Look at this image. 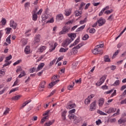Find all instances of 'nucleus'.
<instances>
[{"mask_svg": "<svg viewBox=\"0 0 126 126\" xmlns=\"http://www.w3.org/2000/svg\"><path fill=\"white\" fill-rule=\"evenodd\" d=\"M104 47V44H99L97 45L95 48L92 51L93 54L94 55H97L99 54L100 55L103 54V51L100 49V48H103Z\"/></svg>", "mask_w": 126, "mask_h": 126, "instance_id": "1", "label": "nucleus"}, {"mask_svg": "<svg viewBox=\"0 0 126 126\" xmlns=\"http://www.w3.org/2000/svg\"><path fill=\"white\" fill-rule=\"evenodd\" d=\"M69 30H70V28L65 26L63 28L62 31L59 32V34L62 35L63 34H66L67 32H69Z\"/></svg>", "mask_w": 126, "mask_h": 126, "instance_id": "2", "label": "nucleus"}, {"mask_svg": "<svg viewBox=\"0 0 126 126\" xmlns=\"http://www.w3.org/2000/svg\"><path fill=\"white\" fill-rule=\"evenodd\" d=\"M94 97H95V95L94 94H91L90 95H89L88 97L85 100V104L86 105L90 104V102H91V99L94 98Z\"/></svg>", "mask_w": 126, "mask_h": 126, "instance_id": "3", "label": "nucleus"}, {"mask_svg": "<svg viewBox=\"0 0 126 126\" xmlns=\"http://www.w3.org/2000/svg\"><path fill=\"white\" fill-rule=\"evenodd\" d=\"M71 43V40L69 38H67L65 41H64L62 44V47L63 48H66L69 44Z\"/></svg>", "mask_w": 126, "mask_h": 126, "instance_id": "4", "label": "nucleus"}, {"mask_svg": "<svg viewBox=\"0 0 126 126\" xmlns=\"http://www.w3.org/2000/svg\"><path fill=\"white\" fill-rule=\"evenodd\" d=\"M96 106L97 102L96 101V100H94L90 104V111H95V110H96Z\"/></svg>", "mask_w": 126, "mask_h": 126, "instance_id": "5", "label": "nucleus"}, {"mask_svg": "<svg viewBox=\"0 0 126 126\" xmlns=\"http://www.w3.org/2000/svg\"><path fill=\"white\" fill-rule=\"evenodd\" d=\"M78 51L76 49L75 47L73 48L71 50H70V52L67 53V56L68 57L70 56H72V55H76V54L78 53Z\"/></svg>", "mask_w": 126, "mask_h": 126, "instance_id": "6", "label": "nucleus"}, {"mask_svg": "<svg viewBox=\"0 0 126 126\" xmlns=\"http://www.w3.org/2000/svg\"><path fill=\"white\" fill-rule=\"evenodd\" d=\"M41 38V35L40 34H37L35 35V37H34V43L35 45H37V46H39V43H40Z\"/></svg>", "mask_w": 126, "mask_h": 126, "instance_id": "7", "label": "nucleus"}, {"mask_svg": "<svg viewBox=\"0 0 126 126\" xmlns=\"http://www.w3.org/2000/svg\"><path fill=\"white\" fill-rule=\"evenodd\" d=\"M105 80H106V77H101L96 83V85L97 86H100V85H102L103 83L105 82Z\"/></svg>", "mask_w": 126, "mask_h": 126, "instance_id": "8", "label": "nucleus"}, {"mask_svg": "<svg viewBox=\"0 0 126 126\" xmlns=\"http://www.w3.org/2000/svg\"><path fill=\"white\" fill-rule=\"evenodd\" d=\"M10 27H11L13 29H16L17 27V23L13 21V20H11L10 21Z\"/></svg>", "mask_w": 126, "mask_h": 126, "instance_id": "9", "label": "nucleus"}, {"mask_svg": "<svg viewBox=\"0 0 126 126\" xmlns=\"http://www.w3.org/2000/svg\"><path fill=\"white\" fill-rule=\"evenodd\" d=\"M117 111V108L114 107H110L108 110H105V113L107 114H111L112 113H115Z\"/></svg>", "mask_w": 126, "mask_h": 126, "instance_id": "10", "label": "nucleus"}, {"mask_svg": "<svg viewBox=\"0 0 126 126\" xmlns=\"http://www.w3.org/2000/svg\"><path fill=\"white\" fill-rule=\"evenodd\" d=\"M37 8L35 9V10H33L32 13V20L33 21H37V19H38V15H37Z\"/></svg>", "mask_w": 126, "mask_h": 126, "instance_id": "11", "label": "nucleus"}, {"mask_svg": "<svg viewBox=\"0 0 126 126\" xmlns=\"http://www.w3.org/2000/svg\"><path fill=\"white\" fill-rule=\"evenodd\" d=\"M98 26H102L105 23H106V20L103 18H100L97 21Z\"/></svg>", "mask_w": 126, "mask_h": 126, "instance_id": "12", "label": "nucleus"}, {"mask_svg": "<svg viewBox=\"0 0 126 126\" xmlns=\"http://www.w3.org/2000/svg\"><path fill=\"white\" fill-rule=\"evenodd\" d=\"M66 113H67V111L66 110H63V109H61V117H62L63 120H65Z\"/></svg>", "mask_w": 126, "mask_h": 126, "instance_id": "13", "label": "nucleus"}, {"mask_svg": "<svg viewBox=\"0 0 126 126\" xmlns=\"http://www.w3.org/2000/svg\"><path fill=\"white\" fill-rule=\"evenodd\" d=\"M68 36L70 38L71 42L76 37V34L75 33H68Z\"/></svg>", "mask_w": 126, "mask_h": 126, "instance_id": "14", "label": "nucleus"}, {"mask_svg": "<svg viewBox=\"0 0 126 126\" xmlns=\"http://www.w3.org/2000/svg\"><path fill=\"white\" fill-rule=\"evenodd\" d=\"M63 15L62 14H59L56 16V20L57 21H60V20H63Z\"/></svg>", "mask_w": 126, "mask_h": 126, "instance_id": "15", "label": "nucleus"}, {"mask_svg": "<svg viewBox=\"0 0 126 126\" xmlns=\"http://www.w3.org/2000/svg\"><path fill=\"white\" fill-rule=\"evenodd\" d=\"M54 123H55V120H52L50 121H48L46 122L44 124V126H50L52 125H53Z\"/></svg>", "mask_w": 126, "mask_h": 126, "instance_id": "16", "label": "nucleus"}, {"mask_svg": "<svg viewBox=\"0 0 126 126\" xmlns=\"http://www.w3.org/2000/svg\"><path fill=\"white\" fill-rule=\"evenodd\" d=\"M76 107V105L75 103L73 104H69L68 103L66 106V109H68L69 110L70 109H72L73 108H75Z\"/></svg>", "mask_w": 126, "mask_h": 126, "instance_id": "17", "label": "nucleus"}, {"mask_svg": "<svg viewBox=\"0 0 126 126\" xmlns=\"http://www.w3.org/2000/svg\"><path fill=\"white\" fill-rule=\"evenodd\" d=\"M70 14H71V9H66L64 12L65 16H69Z\"/></svg>", "mask_w": 126, "mask_h": 126, "instance_id": "18", "label": "nucleus"}, {"mask_svg": "<svg viewBox=\"0 0 126 126\" xmlns=\"http://www.w3.org/2000/svg\"><path fill=\"white\" fill-rule=\"evenodd\" d=\"M30 46H27L25 48V53L26 55H29L30 54Z\"/></svg>", "mask_w": 126, "mask_h": 126, "instance_id": "19", "label": "nucleus"}, {"mask_svg": "<svg viewBox=\"0 0 126 126\" xmlns=\"http://www.w3.org/2000/svg\"><path fill=\"white\" fill-rule=\"evenodd\" d=\"M45 66V63H41L39 64L37 68L36 71H39V70H41L43 67Z\"/></svg>", "mask_w": 126, "mask_h": 126, "instance_id": "20", "label": "nucleus"}, {"mask_svg": "<svg viewBox=\"0 0 126 126\" xmlns=\"http://www.w3.org/2000/svg\"><path fill=\"white\" fill-rule=\"evenodd\" d=\"M81 120H82V118L81 117H75V119H74V124H78V123H80L81 122Z\"/></svg>", "mask_w": 126, "mask_h": 126, "instance_id": "21", "label": "nucleus"}, {"mask_svg": "<svg viewBox=\"0 0 126 126\" xmlns=\"http://www.w3.org/2000/svg\"><path fill=\"white\" fill-rule=\"evenodd\" d=\"M50 46H51V49L50 51V52H53V51H54V50L56 49V47H57V46H58V44L57 43V42H55V43H54V45H53V44H50Z\"/></svg>", "mask_w": 126, "mask_h": 126, "instance_id": "22", "label": "nucleus"}, {"mask_svg": "<svg viewBox=\"0 0 126 126\" xmlns=\"http://www.w3.org/2000/svg\"><path fill=\"white\" fill-rule=\"evenodd\" d=\"M104 98H100L98 100V106L99 107H102L103 105H104Z\"/></svg>", "mask_w": 126, "mask_h": 126, "instance_id": "23", "label": "nucleus"}, {"mask_svg": "<svg viewBox=\"0 0 126 126\" xmlns=\"http://www.w3.org/2000/svg\"><path fill=\"white\" fill-rule=\"evenodd\" d=\"M31 102V100L29 99V100H27V101L25 102L24 103H23L22 105L20 107V109H23L26 105H28V104H29Z\"/></svg>", "mask_w": 126, "mask_h": 126, "instance_id": "24", "label": "nucleus"}, {"mask_svg": "<svg viewBox=\"0 0 126 126\" xmlns=\"http://www.w3.org/2000/svg\"><path fill=\"white\" fill-rule=\"evenodd\" d=\"M31 35V29L28 30L25 33V36L26 37H29Z\"/></svg>", "mask_w": 126, "mask_h": 126, "instance_id": "25", "label": "nucleus"}, {"mask_svg": "<svg viewBox=\"0 0 126 126\" xmlns=\"http://www.w3.org/2000/svg\"><path fill=\"white\" fill-rule=\"evenodd\" d=\"M67 51H68V48H64L63 47H61L59 50V52L65 53V52H67Z\"/></svg>", "mask_w": 126, "mask_h": 126, "instance_id": "26", "label": "nucleus"}, {"mask_svg": "<svg viewBox=\"0 0 126 126\" xmlns=\"http://www.w3.org/2000/svg\"><path fill=\"white\" fill-rule=\"evenodd\" d=\"M59 81H60V80H57L54 82H52L50 84H49L50 88H52V87H53V86L56 85V84H57V83H58V82H59Z\"/></svg>", "mask_w": 126, "mask_h": 126, "instance_id": "27", "label": "nucleus"}, {"mask_svg": "<svg viewBox=\"0 0 126 126\" xmlns=\"http://www.w3.org/2000/svg\"><path fill=\"white\" fill-rule=\"evenodd\" d=\"M48 119H49V116H48L43 117L40 121V124H41V125H43V124H44V123H45V121L48 120Z\"/></svg>", "mask_w": 126, "mask_h": 126, "instance_id": "28", "label": "nucleus"}, {"mask_svg": "<svg viewBox=\"0 0 126 126\" xmlns=\"http://www.w3.org/2000/svg\"><path fill=\"white\" fill-rule=\"evenodd\" d=\"M21 97H22V95H17L13 96L12 97V100H14L15 101H16L17 100H19V99H20V98H21Z\"/></svg>", "mask_w": 126, "mask_h": 126, "instance_id": "29", "label": "nucleus"}, {"mask_svg": "<svg viewBox=\"0 0 126 126\" xmlns=\"http://www.w3.org/2000/svg\"><path fill=\"white\" fill-rule=\"evenodd\" d=\"M26 75V72H25V71L23 70L21 72V73L18 76L19 78H21V77H23V76H25Z\"/></svg>", "mask_w": 126, "mask_h": 126, "instance_id": "30", "label": "nucleus"}, {"mask_svg": "<svg viewBox=\"0 0 126 126\" xmlns=\"http://www.w3.org/2000/svg\"><path fill=\"white\" fill-rule=\"evenodd\" d=\"M46 49H47V47L45 46H43L40 47L38 49V51H39V52H40V53H43V52H44L45 51V50H46Z\"/></svg>", "mask_w": 126, "mask_h": 126, "instance_id": "31", "label": "nucleus"}, {"mask_svg": "<svg viewBox=\"0 0 126 126\" xmlns=\"http://www.w3.org/2000/svg\"><path fill=\"white\" fill-rule=\"evenodd\" d=\"M84 28H85V25H83V26H81L80 27H79V28H78L76 30V32H80L82 31V30H83V29H84Z\"/></svg>", "mask_w": 126, "mask_h": 126, "instance_id": "32", "label": "nucleus"}, {"mask_svg": "<svg viewBox=\"0 0 126 126\" xmlns=\"http://www.w3.org/2000/svg\"><path fill=\"white\" fill-rule=\"evenodd\" d=\"M9 112H10V108L8 107H6L5 108V111H4L3 115L4 116H6V115H7V114H8Z\"/></svg>", "mask_w": 126, "mask_h": 126, "instance_id": "33", "label": "nucleus"}, {"mask_svg": "<svg viewBox=\"0 0 126 126\" xmlns=\"http://www.w3.org/2000/svg\"><path fill=\"white\" fill-rule=\"evenodd\" d=\"M126 30V27L120 33V34L117 37H116L115 40H118V39H119V38H120L121 37V36H122V35H123V34H124V33L125 32Z\"/></svg>", "mask_w": 126, "mask_h": 126, "instance_id": "34", "label": "nucleus"}, {"mask_svg": "<svg viewBox=\"0 0 126 126\" xmlns=\"http://www.w3.org/2000/svg\"><path fill=\"white\" fill-rule=\"evenodd\" d=\"M27 39H22L21 40V43H22V47H24L27 44Z\"/></svg>", "mask_w": 126, "mask_h": 126, "instance_id": "35", "label": "nucleus"}, {"mask_svg": "<svg viewBox=\"0 0 126 126\" xmlns=\"http://www.w3.org/2000/svg\"><path fill=\"white\" fill-rule=\"evenodd\" d=\"M10 63H11V61L5 60V63L3 65V67H4V66H7V65H9Z\"/></svg>", "mask_w": 126, "mask_h": 126, "instance_id": "36", "label": "nucleus"}, {"mask_svg": "<svg viewBox=\"0 0 126 126\" xmlns=\"http://www.w3.org/2000/svg\"><path fill=\"white\" fill-rule=\"evenodd\" d=\"M41 18L42 20L45 21L46 19H48V15L47 14H43L41 16Z\"/></svg>", "mask_w": 126, "mask_h": 126, "instance_id": "37", "label": "nucleus"}, {"mask_svg": "<svg viewBox=\"0 0 126 126\" xmlns=\"http://www.w3.org/2000/svg\"><path fill=\"white\" fill-rule=\"evenodd\" d=\"M104 61L107 63H109L110 62H111V59L109 58V56L108 55L104 56Z\"/></svg>", "mask_w": 126, "mask_h": 126, "instance_id": "38", "label": "nucleus"}, {"mask_svg": "<svg viewBox=\"0 0 126 126\" xmlns=\"http://www.w3.org/2000/svg\"><path fill=\"white\" fill-rule=\"evenodd\" d=\"M18 83H19V80L18 79V77L16 78V81L14 82L12 87H14V86H16V85H18Z\"/></svg>", "mask_w": 126, "mask_h": 126, "instance_id": "39", "label": "nucleus"}, {"mask_svg": "<svg viewBox=\"0 0 126 126\" xmlns=\"http://www.w3.org/2000/svg\"><path fill=\"white\" fill-rule=\"evenodd\" d=\"M126 119H121L118 121V123L121 125V124H123L124 123H126Z\"/></svg>", "mask_w": 126, "mask_h": 126, "instance_id": "40", "label": "nucleus"}, {"mask_svg": "<svg viewBox=\"0 0 126 126\" xmlns=\"http://www.w3.org/2000/svg\"><path fill=\"white\" fill-rule=\"evenodd\" d=\"M76 116L73 114H69L68 118L70 120H74Z\"/></svg>", "mask_w": 126, "mask_h": 126, "instance_id": "41", "label": "nucleus"}, {"mask_svg": "<svg viewBox=\"0 0 126 126\" xmlns=\"http://www.w3.org/2000/svg\"><path fill=\"white\" fill-rule=\"evenodd\" d=\"M5 31L6 32V34H10V31H11V28H7L5 29Z\"/></svg>", "mask_w": 126, "mask_h": 126, "instance_id": "42", "label": "nucleus"}, {"mask_svg": "<svg viewBox=\"0 0 126 126\" xmlns=\"http://www.w3.org/2000/svg\"><path fill=\"white\" fill-rule=\"evenodd\" d=\"M45 85H46V82L45 81H42L39 85L40 87L41 88H44L45 87Z\"/></svg>", "mask_w": 126, "mask_h": 126, "instance_id": "43", "label": "nucleus"}, {"mask_svg": "<svg viewBox=\"0 0 126 126\" xmlns=\"http://www.w3.org/2000/svg\"><path fill=\"white\" fill-rule=\"evenodd\" d=\"M75 16H80L81 14H82V12L77 10L75 12Z\"/></svg>", "mask_w": 126, "mask_h": 126, "instance_id": "44", "label": "nucleus"}, {"mask_svg": "<svg viewBox=\"0 0 126 126\" xmlns=\"http://www.w3.org/2000/svg\"><path fill=\"white\" fill-rule=\"evenodd\" d=\"M57 59L56 58L55 59H54L53 61H52L51 62H50V63H49V66H52L53 65V64L55 63H56V61H57Z\"/></svg>", "mask_w": 126, "mask_h": 126, "instance_id": "45", "label": "nucleus"}, {"mask_svg": "<svg viewBox=\"0 0 126 126\" xmlns=\"http://www.w3.org/2000/svg\"><path fill=\"white\" fill-rule=\"evenodd\" d=\"M97 113L98 114H99V115H101V116H107V114L105 113L104 112L101 110H98Z\"/></svg>", "mask_w": 126, "mask_h": 126, "instance_id": "46", "label": "nucleus"}, {"mask_svg": "<svg viewBox=\"0 0 126 126\" xmlns=\"http://www.w3.org/2000/svg\"><path fill=\"white\" fill-rule=\"evenodd\" d=\"M74 84H75V83H74V82H73L72 85H69V86L67 87V89H68V90H72V89L73 88V87H74Z\"/></svg>", "mask_w": 126, "mask_h": 126, "instance_id": "47", "label": "nucleus"}, {"mask_svg": "<svg viewBox=\"0 0 126 126\" xmlns=\"http://www.w3.org/2000/svg\"><path fill=\"white\" fill-rule=\"evenodd\" d=\"M17 90H18V87H16L14 89H12V90H11L9 93V94H11V93H12V92H15V91H17Z\"/></svg>", "mask_w": 126, "mask_h": 126, "instance_id": "48", "label": "nucleus"}, {"mask_svg": "<svg viewBox=\"0 0 126 126\" xmlns=\"http://www.w3.org/2000/svg\"><path fill=\"white\" fill-rule=\"evenodd\" d=\"M10 38H11V35H9L8 37L6 39V42L8 44H10L11 41H10Z\"/></svg>", "mask_w": 126, "mask_h": 126, "instance_id": "49", "label": "nucleus"}, {"mask_svg": "<svg viewBox=\"0 0 126 126\" xmlns=\"http://www.w3.org/2000/svg\"><path fill=\"white\" fill-rule=\"evenodd\" d=\"M0 23L2 25H5V24H6V20L5 18H2Z\"/></svg>", "mask_w": 126, "mask_h": 126, "instance_id": "50", "label": "nucleus"}, {"mask_svg": "<svg viewBox=\"0 0 126 126\" xmlns=\"http://www.w3.org/2000/svg\"><path fill=\"white\" fill-rule=\"evenodd\" d=\"M120 112H121V110H120V109H118L117 110V111L116 113H114L113 115V117H116L117 116H119V115H120Z\"/></svg>", "mask_w": 126, "mask_h": 126, "instance_id": "51", "label": "nucleus"}, {"mask_svg": "<svg viewBox=\"0 0 126 126\" xmlns=\"http://www.w3.org/2000/svg\"><path fill=\"white\" fill-rule=\"evenodd\" d=\"M86 22H87V18H85L84 20L80 21V24H84V23H86Z\"/></svg>", "mask_w": 126, "mask_h": 126, "instance_id": "52", "label": "nucleus"}, {"mask_svg": "<svg viewBox=\"0 0 126 126\" xmlns=\"http://www.w3.org/2000/svg\"><path fill=\"white\" fill-rule=\"evenodd\" d=\"M113 86H118V85H120V80H116L114 83L113 84Z\"/></svg>", "mask_w": 126, "mask_h": 126, "instance_id": "53", "label": "nucleus"}, {"mask_svg": "<svg viewBox=\"0 0 126 126\" xmlns=\"http://www.w3.org/2000/svg\"><path fill=\"white\" fill-rule=\"evenodd\" d=\"M54 18H51L49 20L46 22V23L47 24H48V23H54Z\"/></svg>", "mask_w": 126, "mask_h": 126, "instance_id": "54", "label": "nucleus"}, {"mask_svg": "<svg viewBox=\"0 0 126 126\" xmlns=\"http://www.w3.org/2000/svg\"><path fill=\"white\" fill-rule=\"evenodd\" d=\"M120 53V51L117 50L116 52H115V53L113 54L112 56V59H115L116 56H118V54Z\"/></svg>", "mask_w": 126, "mask_h": 126, "instance_id": "55", "label": "nucleus"}, {"mask_svg": "<svg viewBox=\"0 0 126 126\" xmlns=\"http://www.w3.org/2000/svg\"><path fill=\"white\" fill-rule=\"evenodd\" d=\"M0 76H3L5 74L4 70H0Z\"/></svg>", "mask_w": 126, "mask_h": 126, "instance_id": "56", "label": "nucleus"}, {"mask_svg": "<svg viewBox=\"0 0 126 126\" xmlns=\"http://www.w3.org/2000/svg\"><path fill=\"white\" fill-rule=\"evenodd\" d=\"M88 38H89V35H88V34H85L83 37V40L84 41H86V40H87L88 39Z\"/></svg>", "mask_w": 126, "mask_h": 126, "instance_id": "57", "label": "nucleus"}, {"mask_svg": "<svg viewBox=\"0 0 126 126\" xmlns=\"http://www.w3.org/2000/svg\"><path fill=\"white\" fill-rule=\"evenodd\" d=\"M58 78H60V76L58 75H54L52 78V80L54 81V80H56V79H58Z\"/></svg>", "mask_w": 126, "mask_h": 126, "instance_id": "58", "label": "nucleus"}, {"mask_svg": "<svg viewBox=\"0 0 126 126\" xmlns=\"http://www.w3.org/2000/svg\"><path fill=\"white\" fill-rule=\"evenodd\" d=\"M69 115H72V114H74L75 113V109H73L69 111L68 112Z\"/></svg>", "mask_w": 126, "mask_h": 126, "instance_id": "59", "label": "nucleus"}, {"mask_svg": "<svg viewBox=\"0 0 126 126\" xmlns=\"http://www.w3.org/2000/svg\"><path fill=\"white\" fill-rule=\"evenodd\" d=\"M95 124L96 126H99V125H101V124H102V121H101V120L98 119L95 122Z\"/></svg>", "mask_w": 126, "mask_h": 126, "instance_id": "60", "label": "nucleus"}, {"mask_svg": "<svg viewBox=\"0 0 126 126\" xmlns=\"http://www.w3.org/2000/svg\"><path fill=\"white\" fill-rule=\"evenodd\" d=\"M95 32H96L95 29H91L90 30V33H91V34H94Z\"/></svg>", "mask_w": 126, "mask_h": 126, "instance_id": "61", "label": "nucleus"}, {"mask_svg": "<svg viewBox=\"0 0 126 126\" xmlns=\"http://www.w3.org/2000/svg\"><path fill=\"white\" fill-rule=\"evenodd\" d=\"M112 12H113V10L111 9V10H108L106 11L104 13L105 14H110V13H112Z\"/></svg>", "mask_w": 126, "mask_h": 126, "instance_id": "62", "label": "nucleus"}, {"mask_svg": "<svg viewBox=\"0 0 126 126\" xmlns=\"http://www.w3.org/2000/svg\"><path fill=\"white\" fill-rule=\"evenodd\" d=\"M21 62H22L21 60H19L13 63V65L14 66L17 65V64H18L19 63H21Z\"/></svg>", "mask_w": 126, "mask_h": 126, "instance_id": "63", "label": "nucleus"}, {"mask_svg": "<svg viewBox=\"0 0 126 126\" xmlns=\"http://www.w3.org/2000/svg\"><path fill=\"white\" fill-rule=\"evenodd\" d=\"M22 70V68H21V67L18 66L17 67L16 72L17 73L20 72V71H21Z\"/></svg>", "mask_w": 126, "mask_h": 126, "instance_id": "64", "label": "nucleus"}]
</instances>
